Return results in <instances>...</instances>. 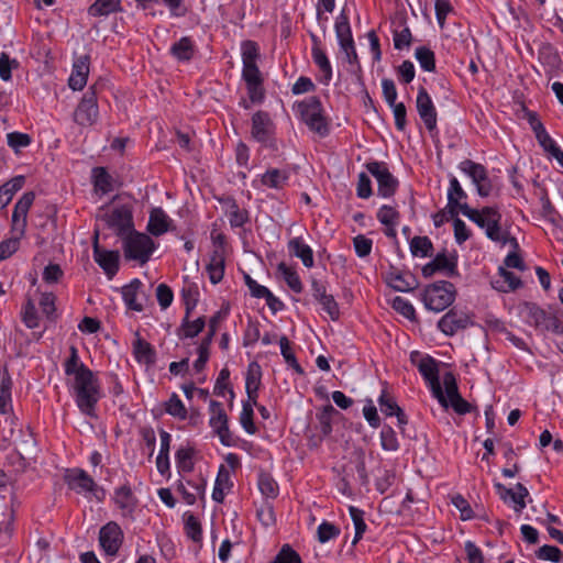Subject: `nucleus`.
Instances as JSON below:
<instances>
[{
	"instance_id": "nucleus-1",
	"label": "nucleus",
	"mask_w": 563,
	"mask_h": 563,
	"mask_svg": "<svg viewBox=\"0 0 563 563\" xmlns=\"http://www.w3.org/2000/svg\"><path fill=\"white\" fill-rule=\"evenodd\" d=\"M242 51V79L245 81L247 95L252 103H262L265 98L263 86V76L257 66L260 58V48L254 41H244L241 45Z\"/></svg>"
},
{
	"instance_id": "nucleus-2",
	"label": "nucleus",
	"mask_w": 563,
	"mask_h": 563,
	"mask_svg": "<svg viewBox=\"0 0 563 563\" xmlns=\"http://www.w3.org/2000/svg\"><path fill=\"white\" fill-rule=\"evenodd\" d=\"M463 216L467 217L479 228L485 229V234L489 240L501 243L503 245L509 243L512 249H519L517 239L511 236L508 231H504L501 229V214L497 208L484 207L483 209L477 210L472 209L468 206H463Z\"/></svg>"
},
{
	"instance_id": "nucleus-3",
	"label": "nucleus",
	"mask_w": 563,
	"mask_h": 563,
	"mask_svg": "<svg viewBox=\"0 0 563 563\" xmlns=\"http://www.w3.org/2000/svg\"><path fill=\"white\" fill-rule=\"evenodd\" d=\"M69 387L80 412L97 419L96 407L101 398V388L95 374L84 371L80 376L73 378Z\"/></svg>"
},
{
	"instance_id": "nucleus-4",
	"label": "nucleus",
	"mask_w": 563,
	"mask_h": 563,
	"mask_svg": "<svg viewBox=\"0 0 563 563\" xmlns=\"http://www.w3.org/2000/svg\"><path fill=\"white\" fill-rule=\"evenodd\" d=\"M296 109L310 131L317 133L320 137L329 135V122L323 114V107L319 97L311 96L297 102Z\"/></svg>"
},
{
	"instance_id": "nucleus-5",
	"label": "nucleus",
	"mask_w": 563,
	"mask_h": 563,
	"mask_svg": "<svg viewBox=\"0 0 563 563\" xmlns=\"http://www.w3.org/2000/svg\"><path fill=\"white\" fill-rule=\"evenodd\" d=\"M422 301L428 310L441 312L446 309L455 299L454 285L446 280L429 285L423 290Z\"/></svg>"
},
{
	"instance_id": "nucleus-6",
	"label": "nucleus",
	"mask_w": 563,
	"mask_h": 563,
	"mask_svg": "<svg viewBox=\"0 0 563 563\" xmlns=\"http://www.w3.org/2000/svg\"><path fill=\"white\" fill-rule=\"evenodd\" d=\"M156 245L153 239L136 231H132L123 236V251L126 260H133L141 265L148 262Z\"/></svg>"
},
{
	"instance_id": "nucleus-7",
	"label": "nucleus",
	"mask_w": 563,
	"mask_h": 563,
	"mask_svg": "<svg viewBox=\"0 0 563 563\" xmlns=\"http://www.w3.org/2000/svg\"><path fill=\"white\" fill-rule=\"evenodd\" d=\"M334 27L339 45L344 52L346 60L350 64H357V53L352 36L346 5L342 9L341 13L336 18Z\"/></svg>"
},
{
	"instance_id": "nucleus-8",
	"label": "nucleus",
	"mask_w": 563,
	"mask_h": 563,
	"mask_svg": "<svg viewBox=\"0 0 563 563\" xmlns=\"http://www.w3.org/2000/svg\"><path fill=\"white\" fill-rule=\"evenodd\" d=\"M99 117V108L97 95L93 87H90L82 96L80 102L76 107L73 119L80 126L93 125Z\"/></svg>"
},
{
	"instance_id": "nucleus-9",
	"label": "nucleus",
	"mask_w": 563,
	"mask_h": 563,
	"mask_svg": "<svg viewBox=\"0 0 563 563\" xmlns=\"http://www.w3.org/2000/svg\"><path fill=\"white\" fill-rule=\"evenodd\" d=\"M367 172L377 180L378 195L389 198L395 195L398 188V179L389 172L384 162H368L366 164Z\"/></svg>"
},
{
	"instance_id": "nucleus-10",
	"label": "nucleus",
	"mask_w": 563,
	"mask_h": 563,
	"mask_svg": "<svg viewBox=\"0 0 563 563\" xmlns=\"http://www.w3.org/2000/svg\"><path fill=\"white\" fill-rule=\"evenodd\" d=\"M418 371L428 383L433 397L438 399L441 406L448 408V401L445 395L443 394L439 378V368L437 361L431 356H426L421 358L420 362L418 363Z\"/></svg>"
},
{
	"instance_id": "nucleus-11",
	"label": "nucleus",
	"mask_w": 563,
	"mask_h": 563,
	"mask_svg": "<svg viewBox=\"0 0 563 563\" xmlns=\"http://www.w3.org/2000/svg\"><path fill=\"white\" fill-rule=\"evenodd\" d=\"M252 136L260 143L277 150L274 140L275 124L265 111H257L252 117Z\"/></svg>"
},
{
	"instance_id": "nucleus-12",
	"label": "nucleus",
	"mask_w": 563,
	"mask_h": 563,
	"mask_svg": "<svg viewBox=\"0 0 563 563\" xmlns=\"http://www.w3.org/2000/svg\"><path fill=\"white\" fill-rule=\"evenodd\" d=\"M209 410L210 427L212 428L213 432L219 437L220 442L225 446H230L232 443V439L229 430V418L223 409L222 404L217 400H211L209 404Z\"/></svg>"
},
{
	"instance_id": "nucleus-13",
	"label": "nucleus",
	"mask_w": 563,
	"mask_h": 563,
	"mask_svg": "<svg viewBox=\"0 0 563 563\" xmlns=\"http://www.w3.org/2000/svg\"><path fill=\"white\" fill-rule=\"evenodd\" d=\"M92 253L95 262L100 266L109 279H112L120 267L119 251L104 250L99 245L98 233L93 236Z\"/></svg>"
},
{
	"instance_id": "nucleus-14",
	"label": "nucleus",
	"mask_w": 563,
	"mask_h": 563,
	"mask_svg": "<svg viewBox=\"0 0 563 563\" xmlns=\"http://www.w3.org/2000/svg\"><path fill=\"white\" fill-rule=\"evenodd\" d=\"M437 272H442L448 277L459 275L456 255L446 256L444 252L438 253L435 257L422 267V275L426 278L432 277Z\"/></svg>"
},
{
	"instance_id": "nucleus-15",
	"label": "nucleus",
	"mask_w": 563,
	"mask_h": 563,
	"mask_svg": "<svg viewBox=\"0 0 563 563\" xmlns=\"http://www.w3.org/2000/svg\"><path fill=\"white\" fill-rule=\"evenodd\" d=\"M107 223L117 231L121 238L125 236L133 230V216L129 206H120L112 209L107 216Z\"/></svg>"
},
{
	"instance_id": "nucleus-16",
	"label": "nucleus",
	"mask_w": 563,
	"mask_h": 563,
	"mask_svg": "<svg viewBox=\"0 0 563 563\" xmlns=\"http://www.w3.org/2000/svg\"><path fill=\"white\" fill-rule=\"evenodd\" d=\"M416 108L426 128L429 131H433L437 128L438 114L430 95L423 87H420L418 90Z\"/></svg>"
},
{
	"instance_id": "nucleus-17",
	"label": "nucleus",
	"mask_w": 563,
	"mask_h": 563,
	"mask_svg": "<svg viewBox=\"0 0 563 563\" xmlns=\"http://www.w3.org/2000/svg\"><path fill=\"white\" fill-rule=\"evenodd\" d=\"M471 324V318L466 313L451 309L439 320L438 328L445 335L452 336Z\"/></svg>"
},
{
	"instance_id": "nucleus-18",
	"label": "nucleus",
	"mask_w": 563,
	"mask_h": 563,
	"mask_svg": "<svg viewBox=\"0 0 563 563\" xmlns=\"http://www.w3.org/2000/svg\"><path fill=\"white\" fill-rule=\"evenodd\" d=\"M112 499L123 517L130 519L134 518V511L137 507L139 500L129 484H124L115 488Z\"/></svg>"
},
{
	"instance_id": "nucleus-19",
	"label": "nucleus",
	"mask_w": 563,
	"mask_h": 563,
	"mask_svg": "<svg viewBox=\"0 0 563 563\" xmlns=\"http://www.w3.org/2000/svg\"><path fill=\"white\" fill-rule=\"evenodd\" d=\"M64 479L78 494L92 493L98 487L93 478L81 468L67 470Z\"/></svg>"
},
{
	"instance_id": "nucleus-20",
	"label": "nucleus",
	"mask_w": 563,
	"mask_h": 563,
	"mask_svg": "<svg viewBox=\"0 0 563 563\" xmlns=\"http://www.w3.org/2000/svg\"><path fill=\"white\" fill-rule=\"evenodd\" d=\"M494 486L501 500L507 501L510 499L515 504L514 509L516 512L520 514L526 508V497L529 496V492L525 485L517 483L515 486L516 492L511 488H507L501 483H495Z\"/></svg>"
},
{
	"instance_id": "nucleus-21",
	"label": "nucleus",
	"mask_w": 563,
	"mask_h": 563,
	"mask_svg": "<svg viewBox=\"0 0 563 563\" xmlns=\"http://www.w3.org/2000/svg\"><path fill=\"white\" fill-rule=\"evenodd\" d=\"M122 531L115 522H109L100 529L99 541L107 554L113 555L121 545Z\"/></svg>"
},
{
	"instance_id": "nucleus-22",
	"label": "nucleus",
	"mask_w": 563,
	"mask_h": 563,
	"mask_svg": "<svg viewBox=\"0 0 563 563\" xmlns=\"http://www.w3.org/2000/svg\"><path fill=\"white\" fill-rule=\"evenodd\" d=\"M89 64L90 57L88 55H82L74 62L73 71L68 79V85L73 90H81L86 86Z\"/></svg>"
},
{
	"instance_id": "nucleus-23",
	"label": "nucleus",
	"mask_w": 563,
	"mask_h": 563,
	"mask_svg": "<svg viewBox=\"0 0 563 563\" xmlns=\"http://www.w3.org/2000/svg\"><path fill=\"white\" fill-rule=\"evenodd\" d=\"M466 192L463 190L461 184L456 179V177H451L450 187L448 190V212L451 217H456L459 212L463 213V206H468L467 203H462L461 200L466 199Z\"/></svg>"
},
{
	"instance_id": "nucleus-24",
	"label": "nucleus",
	"mask_w": 563,
	"mask_h": 563,
	"mask_svg": "<svg viewBox=\"0 0 563 563\" xmlns=\"http://www.w3.org/2000/svg\"><path fill=\"white\" fill-rule=\"evenodd\" d=\"M143 284L140 279H133L129 285L122 287V297L126 307L133 311H143V302L141 297Z\"/></svg>"
},
{
	"instance_id": "nucleus-25",
	"label": "nucleus",
	"mask_w": 563,
	"mask_h": 563,
	"mask_svg": "<svg viewBox=\"0 0 563 563\" xmlns=\"http://www.w3.org/2000/svg\"><path fill=\"white\" fill-rule=\"evenodd\" d=\"M205 490L206 481L203 478L199 482H179L177 485V492L183 496V499L188 505H194L198 498L203 499Z\"/></svg>"
},
{
	"instance_id": "nucleus-26",
	"label": "nucleus",
	"mask_w": 563,
	"mask_h": 563,
	"mask_svg": "<svg viewBox=\"0 0 563 563\" xmlns=\"http://www.w3.org/2000/svg\"><path fill=\"white\" fill-rule=\"evenodd\" d=\"M499 278L492 282L494 289L500 292L515 291L522 286L521 279L504 266L498 268Z\"/></svg>"
},
{
	"instance_id": "nucleus-27",
	"label": "nucleus",
	"mask_w": 563,
	"mask_h": 563,
	"mask_svg": "<svg viewBox=\"0 0 563 563\" xmlns=\"http://www.w3.org/2000/svg\"><path fill=\"white\" fill-rule=\"evenodd\" d=\"M133 355L139 363L147 366L153 365L156 361V352L154 347L147 341L143 340L139 332H135Z\"/></svg>"
},
{
	"instance_id": "nucleus-28",
	"label": "nucleus",
	"mask_w": 563,
	"mask_h": 563,
	"mask_svg": "<svg viewBox=\"0 0 563 563\" xmlns=\"http://www.w3.org/2000/svg\"><path fill=\"white\" fill-rule=\"evenodd\" d=\"M170 222V218L162 208H154L150 213L147 231L154 236H159L169 230Z\"/></svg>"
},
{
	"instance_id": "nucleus-29",
	"label": "nucleus",
	"mask_w": 563,
	"mask_h": 563,
	"mask_svg": "<svg viewBox=\"0 0 563 563\" xmlns=\"http://www.w3.org/2000/svg\"><path fill=\"white\" fill-rule=\"evenodd\" d=\"M262 369L257 362L250 363L245 378L247 398L257 405V391L261 385Z\"/></svg>"
},
{
	"instance_id": "nucleus-30",
	"label": "nucleus",
	"mask_w": 563,
	"mask_h": 563,
	"mask_svg": "<svg viewBox=\"0 0 563 563\" xmlns=\"http://www.w3.org/2000/svg\"><path fill=\"white\" fill-rule=\"evenodd\" d=\"M313 46H312V59L314 64L318 66L320 71L322 73V82L328 85L332 79V67L329 58L325 53L321 49L319 45V40L312 35Z\"/></svg>"
},
{
	"instance_id": "nucleus-31",
	"label": "nucleus",
	"mask_w": 563,
	"mask_h": 563,
	"mask_svg": "<svg viewBox=\"0 0 563 563\" xmlns=\"http://www.w3.org/2000/svg\"><path fill=\"white\" fill-rule=\"evenodd\" d=\"M169 52L178 62H189L195 56L197 47L191 37L183 36L170 46Z\"/></svg>"
},
{
	"instance_id": "nucleus-32",
	"label": "nucleus",
	"mask_w": 563,
	"mask_h": 563,
	"mask_svg": "<svg viewBox=\"0 0 563 563\" xmlns=\"http://www.w3.org/2000/svg\"><path fill=\"white\" fill-rule=\"evenodd\" d=\"M288 251L290 255L300 258L306 267L310 268L313 266L314 261L312 249L306 244L301 238H294L289 240Z\"/></svg>"
},
{
	"instance_id": "nucleus-33",
	"label": "nucleus",
	"mask_w": 563,
	"mask_h": 563,
	"mask_svg": "<svg viewBox=\"0 0 563 563\" xmlns=\"http://www.w3.org/2000/svg\"><path fill=\"white\" fill-rule=\"evenodd\" d=\"M209 279L212 284H218L222 280L224 275V251L213 250L210 261L207 265Z\"/></svg>"
},
{
	"instance_id": "nucleus-34",
	"label": "nucleus",
	"mask_w": 563,
	"mask_h": 563,
	"mask_svg": "<svg viewBox=\"0 0 563 563\" xmlns=\"http://www.w3.org/2000/svg\"><path fill=\"white\" fill-rule=\"evenodd\" d=\"M190 314L185 313L180 327L177 329L179 339H192L197 336L206 327L205 317H199L194 321L189 320Z\"/></svg>"
},
{
	"instance_id": "nucleus-35",
	"label": "nucleus",
	"mask_w": 563,
	"mask_h": 563,
	"mask_svg": "<svg viewBox=\"0 0 563 563\" xmlns=\"http://www.w3.org/2000/svg\"><path fill=\"white\" fill-rule=\"evenodd\" d=\"M522 313L525 314L527 322L539 330L543 329L549 314L545 310L533 302H526L522 307Z\"/></svg>"
},
{
	"instance_id": "nucleus-36",
	"label": "nucleus",
	"mask_w": 563,
	"mask_h": 563,
	"mask_svg": "<svg viewBox=\"0 0 563 563\" xmlns=\"http://www.w3.org/2000/svg\"><path fill=\"white\" fill-rule=\"evenodd\" d=\"M388 283L397 291H410L418 286L416 277L410 273H390Z\"/></svg>"
},
{
	"instance_id": "nucleus-37",
	"label": "nucleus",
	"mask_w": 563,
	"mask_h": 563,
	"mask_svg": "<svg viewBox=\"0 0 563 563\" xmlns=\"http://www.w3.org/2000/svg\"><path fill=\"white\" fill-rule=\"evenodd\" d=\"M289 179V173L287 169L271 168L262 175L261 181L264 186L282 189Z\"/></svg>"
},
{
	"instance_id": "nucleus-38",
	"label": "nucleus",
	"mask_w": 563,
	"mask_h": 563,
	"mask_svg": "<svg viewBox=\"0 0 563 563\" xmlns=\"http://www.w3.org/2000/svg\"><path fill=\"white\" fill-rule=\"evenodd\" d=\"M459 168L472 179L474 185L478 181L485 180V177L487 176L485 166L472 159L462 161Z\"/></svg>"
},
{
	"instance_id": "nucleus-39",
	"label": "nucleus",
	"mask_w": 563,
	"mask_h": 563,
	"mask_svg": "<svg viewBox=\"0 0 563 563\" xmlns=\"http://www.w3.org/2000/svg\"><path fill=\"white\" fill-rule=\"evenodd\" d=\"M69 352H70V355L64 364L65 374L67 376H73V378H76L77 376H80L84 371L92 372L82 362H80L79 356H78V351L74 345L70 346Z\"/></svg>"
},
{
	"instance_id": "nucleus-40",
	"label": "nucleus",
	"mask_w": 563,
	"mask_h": 563,
	"mask_svg": "<svg viewBox=\"0 0 563 563\" xmlns=\"http://www.w3.org/2000/svg\"><path fill=\"white\" fill-rule=\"evenodd\" d=\"M230 474L222 465L219 470V473L216 478L212 499L217 503H222L224 499V490L229 489L231 486Z\"/></svg>"
},
{
	"instance_id": "nucleus-41",
	"label": "nucleus",
	"mask_w": 563,
	"mask_h": 563,
	"mask_svg": "<svg viewBox=\"0 0 563 563\" xmlns=\"http://www.w3.org/2000/svg\"><path fill=\"white\" fill-rule=\"evenodd\" d=\"M277 269L282 274L284 280L286 282V284L292 291H295L297 294H300L302 291V289H303L302 283L300 280L299 275L297 274V272L294 268L287 266L286 263L282 262L278 264Z\"/></svg>"
},
{
	"instance_id": "nucleus-42",
	"label": "nucleus",
	"mask_w": 563,
	"mask_h": 563,
	"mask_svg": "<svg viewBox=\"0 0 563 563\" xmlns=\"http://www.w3.org/2000/svg\"><path fill=\"white\" fill-rule=\"evenodd\" d=\"M338 410L332 405L324 406L320 412L317 413L319 422V430L322 437H328L332 432V417L338 415Z\"/></svg>"
},
{
	"instance_id": "nucleus-43",
	"label": "nucleus",
	"mask_w": 563,
	"mask_h": 563,
	"mask_svg": "<svg viewBox=\"0 0 563 563\" xmlns=\"http://www.w3.org/2000/svg\"><path fill=\"white\" fill-rule=\"evenodd\" d=\"M258 489L266 498L275 499L278 496L279 487L276 481L267 473H261L257 481Z\"/></svg>"
},
{
	"instance_id": "nucleus-44",
	"label": "nucleus",
	"mask_w": 563,
	"mask_h": 563,
	"mask_svg": "<svg viewBox=\"0 0 563 563\" xmlns=\"http://www.w3.org/2000/svg\"><path fill=\"white\" fill-rule=\"evenodd\" d=\"M93 185L96 190L102 194H108L113 190L112 177L103 167L93 168Z\"/></svg>"
},
{
	"instance_id": "nucleus-45",
	"label": "nucleus",
	"mask_w": 563,
	"mask_h": 563,
	"mask_svg": "<svg viewBox=\"0 0 563 563\" xmlns=\"http://www.w3.org/2000/svg\"><path fill=\"white\" fill-rule=\"evenodd\" d=\"M253 406L255 405L252 402V400L247 399V401L243 402L242 411L240 415V423L249 434H254L257 430L253 421Z\"/></svg>"
},
{
	"instance_id": "nucleus-46",
	"label": "nucleus",
	"mask_w": 563,
	"mask_h": 563,
	"mask_svg": "<svg viewBox=\"0 0 563 563\" xmlns=\"http://www.w3.org/2000/svg\"><path fill=\"white\" fill-rule=\"evenodd\" d=\"M35 195L32 191L24 192L22 197L16 201L12 218L27 219V212L33 205Z\"/></svg>"
},
{
	"instance_id": "nucleus-47",
	"label": "nucleus",
	"mask_w": 563,
	"mask_h": 563,
	"mask_svg": "<svg viewBox=\"0 0 563 563\" xmlns=\"http://www.w3.org/2000/svg\"><path fill=\"white\" fill-rule=\"evenodd\" d=\"M349 510L355 528V536L352 542V544L355 545L363 538V534L366 531L367 526L364 521L363 510L354 506H351Z\"/></svg>"
},
{
	"instance_id": "nucleus-48",
	"label": "nucleus",
	"mask_w": 563,
	"mask_h": 563,
	"mask_svg": "<svg viewBox=\"0 0 563 563\" xmlns=\"http://www.w3.org/2000/svg\"><path fill=\"white\" fill-rule=\"evenodd\" d=\"M165 411L180 420H185L187 418V409L184 406L183 401L178 397L177 394H172L169 399L165 402Z\"/></svg>"
},
{
	"instance_id": "nucleus-49",
	"label": "nucleus",
	"mask_w": 563,
	"mask_h": 563,
	"mask_svg": "<svg viewBox=\"0 0 563 563\" xmlns=\"http://www.w3.org/2000/svg\"><path fill=\"white\" fill-rule=\"evenodd\" d=\"M433 245L428 236H415L410 241V252L412 253L413 256H429L431 255Z\"/></svg>"
},
{
	"instance_id": "nucleus-50",
	"label": "nucleus",
	"mask_w": 563,
	"mask_h": 563,
	"mask_svg": "<svg viewBox=\"0 0 563 563\" xmlns=\"http://www.w3.org/2000/svg\"><path fill=\"white\" fill-rule=\"evenodd\" d=\"M415 55L423 70H426V71H434L435 70L434 53L430 48H428L426 46H420V47L416 48Z\"/></svg>"
},
{
	"instance_id": "nucleus-51",
	"label": "nucleus",
	"mask_w": 563,
	"mask_h": 563,
	"mask_svg": "<svg viewBox=\"0 0 563 563\" xmlns=\"http://www.w3.org/2000/svg\"><path fill=\"white\" fill-rule=\"evenodd\" d=\"M192 456V448L178 449L175 455L178 470L183 472H191L194 470Z\"/></svg>"
},
{
	"instance_id": "nucleus-52",
	"label": "nucleus",
	"mask_w": 563,
	"mask_h": 563,
	"mask_svg": "<svg viewBox=\"0 0 563 563\" xmlns=\"http://www.w3.org/2000/svg\"><path fill=\"white\" fill-rule=\"evenodd\" d=\"M121 10L120 2H93L88 9V13L92 16H107Z\"/></svg>"
},
{
	"instance_id": "nucleus-53",
	"label": "nucleus",
	"mask_w": 563,
	"mask_h": 563,
	"mask_svg": "<svg viewBox=\"0 0 563 563\" xmlns=\"http://www.w3.org/2000/svg\"><path fill=\"white\" fill-rule=\"evenodd\" d=\"M0 415L7 412V407L11 400L10 378L5 371L0 369Z\"/></svg>"
},
{
	"instance_id": "nucleus-54",
	"label": "nucleus",
	"mask_w": 563,
	"mask_h": 563,
	"mask_svg": "<svg viewBox=\"0 0 563 563\" xmlns=\"http://www.w3.org/2000/svg\"><path fill=\"white\" fill-rule=\"evenodd\" d=\"M378 405L380 411L386 416H394L397 411H400V407L397 405L394 396H391L387 390H383L379 398Z\"/></svg>"
},
{
	"instance_id": "nucleus-55",
	"label": "nucleus",
	"mask_w": 563,
	"mask_h": 563,
	"mask_svg": "<svg viewBox=\"0 0 563 563\" xmlns=\"http://www.w3.org/2000/svg\"><path fill=\"white\" fill-rule=\"evenodd\" d=\"M537 558L543 561L560 563L563 560V552L555 545L544 544L537 551Z\"/></svg>"
},
{
	"instance_id": "nucleus-56",
	"label": "nucleus",
	"mask_w": 563,
	"mask_h": 563,
	"mask_svg": "<svg viewBox=\"0 0 563 563\" xmlns=\"http://www.w3.org/2000/svg\"><path fill=\"white\" fill-rule=\"evenodd\" d=\"M377 219L382 224H398L400 214L395 207L384 205L377 211Z\"/></svg>"
},
{
	"instance_id": "nucleus-57",
	"label": "nucleus",
	"mask_w": 563,
	"mask_h": 563,
	"mask_svg": "<svg viewBox=\"0 0 563 563\" xmlns=\"http://www.w3.org/2000/svg\"><path fill=\"white\" fill-rule=\"evenodd\" d=\"M382 446L386 451H396L399 448L398 439L394 429L385 426L380 431Z\"/></svg>"
},
{
	"instance_id": "nucleus-58",
	"label": "nucleus",
	"mask_w": 563,
	"mask_h": 563,
	"mask_svg": "<svg viewBox=\"0 0 563 563\" xmlns=\"http://www.w3.org/2000/svg\"><path fill=\"white\" fill-rule=\"evenodd\" d=\"M229 221L231 227L241 228L250 221L249 211L233 203L229 212Z\"/></svg>"
},
{
	"instance_id": "nucleus-59",
	"label": "nucleus",
	"mask_w": 563,
	"mask_h": 563,
	"mask_svg": "<svg viewBox=\"0 0 563 563\" xmlns=\"http://www.w3.org/2000/svg\"><path fill=\"white\" fill-rule=\"evenodd\" d=\"M22 321L29 329L38 327L36 308L31 299H27L22 309Z\"/></svg>"
},
{
	"instance_id": "nucleus-60",
	"label": "nucleus",
	"mask_w": 563,
	"mask_h": 563,
	"mask_svg": "<svg viewBox=\"0 0 563 563\" xmlns=\"http://www.w3.org/2000/svg\"><path fill=\"white\" fill-rule=\"evenodd\" d=\"M339 534L340 529L335 525L328 521L320 523L317 530L318 540L321 543H325Z\"/></svg>"
},
{
	"instance_id": "nucleus-61",
	"label": "nucleus",
	"mask_w": 563,
	"mask_h": 563,
	"mask_svg": "<svg viewBox=\"0 0 563 563\" xmlns=\"http://www.w3.org/2000/svg\"><path fill=\"white\" fill-rule=\"evenodd\" d=\"M391 306L397 312H399L407 319L413 320L416 318V310L413 306L405 298L400 296L395 297L393 299Z\"/></svg>"
},
{
	"instance_id": "nucleus-62",
	"label": "nucleus",
	"mask_w": 563,
	"mask_h": 563,
	"mask_svg": "<svg viewBox=\"0 0 563 563\" xmlns=\"http://www.w3.org/2000/svg\"><path fill=\"white\" fill-rule=\"evenodd\" d=\"M353 246L357 256L366 257L372 252L373 241L363 234H358L353 239Z\"/></svg>"
},
{
	"instance_id": "nucleus-63",
	"label": "nucleus",
	"mask_w": 563,
	"mask_h": 563,
	"mask_svg": "<svg viewBox=\"0 0 563 563\" xmlns=\"http://www.w3.org/2000/svg\"><path fill=\"white\" fill-rule=\"evenodd\" d=\"M7 142L11 148L18 152L31 144V136L26 133L11 132L7 135Z\"/></svg>"
},
{
	"instance_id": "nucleus-64",
	"label": "nucleus",
	"mask_w": 563,
	"mask_h": 563,
	"mask_svg": "<svg viewBox=\"0 0 563 563\" xmlns=\"http://www.w3.org/2000/svg\"><path fill=\"white\" fill-rule=\"evenodd\" d=\"M539 144L548 154L556 159L561 167H563V151L555 144L550 135L539 142Z\"/></svg>"
}]
</instances>
